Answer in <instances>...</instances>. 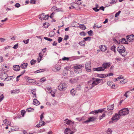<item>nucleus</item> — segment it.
I'll return each instance as SVG.
<instances>
[{"instance_id":"58","label":"nucleus","mask_w":134,"mask_h":134,"mask_svg":"<svg viewBox=\"0 0 134 134\" xmlns=\"http://www.w3.org/2000/svg\"><path fill=\"white\" fill-rule=\"evenodd\" d=\"M44 114V113H42L40 115V120L41 121H42V119L43 118V115Z\"/></svg>"},{"instance_id":"16","label":"nucleus","mask_w":134,"mask_h":134,"mask_svg":"<svg viewBox=\"0 0 134 134\" xmlns=\"http://www.w3.org/2000/svg\"><path fill=\"white\" fill-rule=\"evenodd\" d=\"M3 122L6 125H7V126H9L11 125L10 121H8L7 119H5V120H4Z\"/></svg>"},{"instance_id":"29","label":"nucleus","mask_w":134,"mask_h":134,"mask_svg":"<svg viewBox=\"0 0 134 134\" xmlns=\"http://www.w3.org/2000/svg\"><path fill=\"white\" fill-rule=\"evenodd\" d=\"M79 27L81 29L83 30H85L86 28L85 26L84 25H80L79 26Z\"/></svg>"},{"instance_id":"21","label":"nucleus","mask_w":134,"mask_h":134,"mask_svg":"<svg viewBox=\"0 0 134 134\" xmlns=\"http://www.w3.org/2000/svg\"><path fill=\"white\" fill-rule=\"evenodd\" d=\"M107 76H108V75L106 74L98 75V76L101 78H104Z\"/></svg>"},{"instance_id":"6","label":"nucleus","mask_w":134,"mask_h":134,"mask_svg":"<svg viewBox=\"0 0 134 134\" xmlns=\"http://www.w3.org/2000/svg\"><path fill=\"white\" fill-rule=\"evenodd\" d=\"M121 116V115L119 113V111H118L117 113H116L114 115L113 117L111 118V120L113 121H116L120 119Z\"/></svg>"},{"instance_id":"10","label":"nucleus","mask_w":134,"mask_h":134,"mask_svg":"<svg viewBox=\"0 0 134 134\" xmlns=\"http://www.w3.org/2000/svg\"><path fill=\"white\" fill-rule=\"evenodd\" d=\"M83 67H84V66L83 64H76L73 67L74 68H75L76 69H79V71L80 72H82V68Z\"/></svg>"},{"instance_id":"31","label":"nucleus","mask_w":134,"mask_h":134,"mask_svg":"<svg viewBox=\"0 0 134 134\" xmlns=\"http://www.w3.org/2000/svg\"><path fill=\"white\" fill-rule=\"evenodd\" d=\"M79 44L81 46H84L85 44V41H81L79 42Z\"/></svg>"},{"instance_id":"19","label":"nucleus","mask_w":134,"mask_h":134,"mask_svg":"<svg viewBox=\"0 0 134 134\" xmlns=\"http://www.w3.org/2000/svg\"><path fill=\"white\" fill-rule=\"evenodd\" d=\"M33 103L35 105H38L40 104V102L37 99H34Z\"/></svg>"},{"instance_id":"64","label":"nucleus","mask_w":134,"mask_h":134,"mask_svg":"<svg viewBox=\"0 0 134 134\" xmlns=\"http://www.w3.org/2000/svg\"><path fill=\"white\" fill-rule=\"evenodd\" d=\"M0 40L2 42H3L5 41V39L4 38H0Z\"/></svg>"},{"instance_id":"62","label":"nucleus","mask_w":134,"mask_h":134,"mask_svg":"<svg viewBox=\"0 0 134 134\" xmlns=\"http://www.w3.org/2000/svg\"><path fill=\"white\" fill-rule=\"evenodd\" d=\"M113 80L114 81H119V79H118V77L117 78H114L113 79Z\"/></svg>"},{"instance_id":"9","label":"nucleus","mask_w":134,"mask_h":134,"mask_svg":"<svg viewBox=\"0 0 134 134\" xmlns=\"http://www.w3.org/2000/svg\"><path fill=\"white\" fill-rule=\"evenodd\" d=\"M39 18L41 20L47 19L49 17L48 15H45L44 13H42L39 15Z\"/></svg>"},{"instance_id":"46","label":"nucleus","mask_w":134,"mask_h":134,"mask_svg":"<svg viewBox=\"0 0 134 134\" xmlns=\"http://www.w3.org/2000/svg\"><path fill=\"white\" fill-rule=\"evenodd\" d=\"M51 10L52 11H55V10H57V7H53L51 9Z\"/></svg>"},{"instance_id":"44","label":"nucleus","mask_w":134,"mask_h":134,"mask_svg":"<svg viewBox=\"0 0 134 134\" xmlns=\"http://www.w3.org/2000/svg\"><path fill=\"white\" fill-rule=\"evenodd\" d=\"M40 122L39 124H40L41 125H42V126H44L46 124V123L44 121H41Z\"/></svg>"},{"instance_id":"53","label":"nucleus","mask_w":134,"mask_h":134,"mask_svg":"<svg viewBox=\"0 0 134 134\" xmlns=\"http://www.w3.org/2000/svg\"><path fill=\"white\" fill-rule=\"evenodd\" d=\"M80 34L81 36H85L86 35V34L85 33V32H80Z\"/></svg>"},{"instance_id":"60","label":"nucleus","mask_w":134,"mask_h":134,"mask_svg":"<svg viewBox=\"0 0 134 134\" xmlns=\"http://www.w3.org/2000/svg\"><path fill=\"white\" fill-rule=\"evenodd\" d=\"M92 31L91 30H90L88 32V35L90 36L92 35Z\"/></svg>"},{"instance_id":"54","label":"nucleus","mask_w":134,"mask_h":134,"mask_svg":"<svg viewBox=\"0 0 134 134\" xmlns=\"http://www.w3.org/2000/svg\"><path fill=\"white\" fill-rule=\"evenodd\" d=\"M62 39L63 38H62L61 37H59L58 38V42L59 43L60 42L62 41Z\"/></svg>"},{"instance_id":"49","label":"nucleus","mask_w":134,"mask_h":134,"mask_svg":"<svg viewBox=\"0 0 134 134\" xmlns=\"http://www.w3.org/2000/svg\"><path fill=\"white\" fill-rule=\"evenodd\" d=\"M111 49L112 51L115 52V46H112L111 47Z\"/></svg>"},{"instance_id":"23","label":"nucleus","mask_w":134,"mask_h":134,"mask_svg":"<svg viewBox=\"0 0 134 134\" xmlns=\"http://www.w3.org/2000/svg\"><path fill=\"white\" fill-rule=\"evenodd\" d=\"M28 65L27 63H24L22 64L20 67L22 69H25L27 67Z\"/></svg>"},{"instance_id":"8","label":"nucleus","mask_w":134,"mask_h":134,"mask_svg":"<svg viewBox=\"0 0 134 134\" xmlns=\"http://www.w3.org/2000/svg\"><path fill=\"white\" fill-rule=\"evenodd\" d=\"M85 68L88 72H90L91 69V65L90 62H87L85 64Z\"/></svg>"},{"instance_id":"52","label":"nucleus","mask_w":134,"mask_h":134,"mask_svg":"<svg viewBox=\"0 0 134 134\" xmlns=\"http://www.w3.org/2000/svg\"><path fill=\"white\" fill-rule=\"evenodd\" d=\"M32 93L34 95H35V97H36V92L35 90H32Z\"/></svg>"},{"instance_id":"24","label":"nucleus","mask_w":134,"mask_h":134,"mask_svg":"<svg viewBox=\"0 0 134 134\" xmlns=\"http://www.w3.org/2000/svg\"><path fill=\"white\" fill-rule=\"evenodd\" d=\"M77 79H71L69 80L70 82L71 83H73L77 81Z\"/></svg>"},{"instance_id":"42","label":"nucleus","mask_w":134,"mask_h":134,"mask_svg":"<svg viewBox=\"0 0 134 134\" xmlns=\"http://www.w3.org/2000/svg\"><path fill=\"white\" fill-rule=\"evenodd\" d=\"M44 38L45 40H48L50 42H51L52 40V39H51L49 38H48L47 37H44Z\"/></svg>"},{"instance_id":"45","label":"nucleus","mask_w":134,"mask_h":134,"mask_svg":"<svg viewBox=\"0 0 134 134\" xmlns=\"http://www.w3.org/2000/svg\"><path fill=\"white\" fill-rule=\"evenodd\" d=\"M91 38V37H87L85 38H83V39L84 40H85L86 41H87L88 40L90 41V40Z\"/></svg>"},{"instance_id":"50","label":"nucleus","mask_w":134,"mask_h":134,"mask_svg":"<svg viewBox=\"0 0 134 134\" xmlns=\"http://www.w3.org/2000/svg\"><path fill=\"white\" fill-rule=\"evenodd\" d=\"M29 39H28L26 40H23V41L25 44H27L29 42Z\"/></svg>"},{"instance_id":"40","label":"nucleus","mask_w":134,"mask_h":134,"mask_svg":"<svg viewBox=\"0 0 134 134\" xmlns=\"http://www.w3.org/2000/svg\"><path fill=\"white\" fill-rule=\"evenodd\" d=\"M36 60L32 59L30 62L31 65H32L35 64L36 63Z\"/></svg>"},{"instance_id":"14","label":"nucleus","mask_w":134,"mask_h":134,"mask_svg":"<svg viewBox=\"0 0 134 134\" xmlns=\"http://www.w3.org/2000/svg\"><path fill=\"white\" fill-rule=\"evenodd\" d=\"M95 119L94 117H90L88 118V120L84 121V122L86 123L90 122H91L93 121Z\"/></svg>"},{"instance_id":"39","label":"nucleus","mask_w":134,"mask_h":134,"mask_svg":"<svg viewBox=\"0 0 134 134\" xmlns=\"http://www.w3.org/2000/svg\"><path fill=\"white\" fill-rule=\"evenodd\" d=\"M105 112L102 115V116H100L99 117V119L100 120L101 119H102L104 117L105 115Z\"/></svg>"},{"instance_id":"35","label":"nucleus","mask_w":134,"mask_h":134,"mask_svg":"<svg viewBox=\"0 0 134 134\" xmlns=\"http://www.w3.org/2000/svg\"><path fill=\"white\" fill-rule=\"evenodd\" d=\"M106 132L108 134H111L112 133V130L110 129H108Z\"/></svg>"},{"instance_id":"33","label":"nucleus","mask_w":134,"mask_h":134,"mask_svg":"<svg viewBox=\"0 0 134 134\" xmlns=\"http://www.w3.org/2000/svg\"><path fill=\"white\" fill-rule=\"evenodd\" d=\"M13 77V76H10L9 77H8L7 76L6 78V80L5 81L10 80L12 79V78Z\"/></svg>"},{"instance_id":"43","label":"nucleus","mask_w":134,"mask_h":134,"mask_svg":"<svg viewBox=\"0 0 134 134\" xmlns=\"http://www.w3.org/2000/svg\"><path fill=\"white\" fill-rule=\"evenodd\" d=\"M46 78L45 77H44L42 78L40 80V82H41L43 83L44 81H46Z\"/></svg>"},{"instance_id":"27","label":"nucleus","mask_w":134,"mask_h":134,"mask_svg":"<svg viewBox=\"0 0 134 134\" xmlns=\"http://www.w3.org/2000/svg\"><path fill=\"white\" fill-rule=\"evenodd\" d=\"M126 39L124 38H122L119 41V42L121 43H126Z\"/></svg>"},{"instance_id":"47","label":"nucleus","mask_w":134,"mask_h":134,"mask_svg":"<svg viewBox=\"0 0 134 134\" xmlns=\"http://www.w3.org/2000/svg\"><path fill=\"white\" fill-rule=\"evenodd\" d=\"M25 111L24 110H22L21 111V114L23 116H24V115L25 114Z\"/></svg>"},{"instance_id":"25","label":"nucleus","mask_w":134,"mask_h":134,"mask_svg":"<svg viewBox=\"0 0 134 134\" xmlns=\"http://www.w3.org/2000/svg\"><path fill=\"white\" fill-rule=\"evenodd\" d=\"M65 69L66 70L64 71L63 72V75L65 76H66L67 75V71L68 70H69V68H65Z\"/></svg>"},{"instance_id":"56","label":"nucleus","mask_w":134,"mask_h":134,"mask_svg":"<svg viewBox=\"0 0 134 134\" xmlns=\"http://www.w3.org/2000/svg\"><path fill=\"white\" fill-rule=\"evenodd\" d=\"M18 44H15L13 47V48L16 49L18 48Z\"/></svg>"},{"instance_id":"4","label":"nucleus","mask_w":134,"mask_h":134,"mask_svg":"<svg viewBox=\"0 0 134 134\" xmlns=\"http://www.w3.org/2000/svg\"><path fill=\"white\" fill-rule=\"evenodd\" d=\"M67 85L64 83H61L58 86V89L60 91L65 90L67 87Z\"/></svg>"},{"instance_id":"55","label":"nucleus","mask_w":134,"mask_h":134,"mask_svg":"<svg viewBox=\"0 0 134 134\" xmlns=\"http://www.w3.org/2000/svg\"><path fill=\"white\" fill-rule=\"evenodd\" d=\"M15 6L16 7L18 8V7H19L20 6V4H19V3H16L15 4Z\"/></svg>"},{"instance_id":"1","label":"nucleus","mask_w":134,"mask_h":134,"mask_svg":"<svg viewBox=\"0 0 134 134\" xmlns=\"http://www.w3.org/2000/svg\"><path fill=\"white\" fill-rule=\"evenodd\" d=\"M111 65V64L109 63H104L102 65V67H100L96 68L93 69L94 71H104L105 69L107 68Z\"/></svg>"},{"instance_id":"22","label":"nucleus","mask_w":134,"mask_h":134,"mask_svg":"<svg viewBox=\"0 0 134 134\" xmlns=\"http://www.w3.org/2000/svg\"><path fill=\"white\" fill-rule=\"evenodd\" d=\"M43 54L41 52L39 54V57L40 58V60H39V58H37V61L38 63H39L40 62L41 60V59L43 57Z\"/></svg>"},{"instance_id":"12","label":"nucleus","mask_w":134,"mask_h":134,"mask_svg":"<svg viewBox=\"0 0 134 134\" xmlns=\"http://www.w3.org/2000/svg\"><path fill=\"white\" fill-rule=\"evenodd\" d=\"M128 41L129 42L132 41L134 39V35H131L126 36Z\"/></svg>"},{"instance_id":"17","label":"nucleus","mask_w":134,"mask_h":134,"mask_svg":"<svg viewBox=\"0 0 134 134\" xmlns=\"http://www.w3.org/2000/svg\"><path fill=\"white\" fill-rule=\"evenodd\" d=\"M107 110L109 111L113 110L114 108V105H109L107 106Z\"/></svg>"},{"instance_id":"26","label":"nucleus","mask_w":134,"mask_h":134,"mask_svg":"<svg viewBox=\"0 0 134 134\" xmlns=\"http://www.w3.org/2000/svg\"><path fill=\"white\" fill-rule=\"evenodd\" d=\"M61 66L59 65H56L55 67L56 70L57 71H59L61 69Z\"/></svg>"},{"instance_id":"61","label":"nucleus","mask_w":134,"mask_h":134,"mask_svg":"<svg viewBox=\"0 0 134 134\" xmlns=\"http://www.w3.org/2000/svg\"><path fill=\"white\" fill-rule=\"evenodd\" d=\"M124 77L122 75H120L118 77V79H124Z\"/></svg>"},{"instance_id":"30","label":"nucleus","mask_w":134,"mask_h":134,"mask_svg":"<svg viewBox=\"0 0 134 134\" xmlns=\"http://www.w3.org/2000/svg\"><path fill=\"white\" fill-rule=\"evenodd\" d=\"M127 79H125L124 80L120 81V83H122V84H124L127 82Z\"/></svg>"},{"instance_id":"15","label":"nucleus","mask_w":134,"mask_h":134,"mask_svg":"<svg viewBox=\"0 0 134 134\" xmlns=\"http://www.w3.org/2000/svg\"><path fill=\"white\" fill-rule=\"evenodd\" d=\"M65 134H72L73 133L69 129L67 128L65 131Z\"/></svg>"},{"instance_id":"38","label":"nucleus","mask_w":134,"mask_h":134,"mask_svg":"<svg viewBox=\"0 0 134 134\" xmlns=\"http://www.w3.org/2000/svg\"><path fill=\"white\" fill-rule=\"evenodd\" d=\"M107 84L108 86H111L113 84V82L111 81H109L107 82Z\"/></svg>"},{"instance_id":"13","label":"nucleus","mask_w":134,"mask_h":134,"mask_svg":"<svg viewBox=\"0 0 134 134\" xmlns=\"http://www.w3.org/2000/svg\"><path fill=\"white\" fill-rule=\"evenodd\" d=\"M64 122L68 125L74 124V122H72L67 119H66L64 120Z\"/></svg>"},{"instance_id":"28","label":"nucleus","mask_w":134,"mask_h":134,"mask_svg":"<svg viewBox=\"0 0 134 134\" xmlns=\"http://www.w3.org/2000/svg\"><path fill=\"white\" fill-rule=\"evenodd\" d=\"M76 93V91L73 88L70 91L71 94L73 96H74L75 95Z\"/></svg>"},{"instance_id":"32","label":"nucleus","mask_w":134,"mask_h":134,"mask_svg":"<svg viewBox=\"0 0 134 134\" xmlns=\"http://www.w3.org/2000/svg\"><path fill=\"white\" fill-rule=\"evenodd\" d=\"M26 111L28 112H33L34 111V109L33 108H30L26 109Z\"/></svg>"},{"instance_id":"48","label":"nucleus","mask_w":134,"mask_h":134,"mask_svg":"<svg viewBox=\"0 0 134 134\" xmlns=\"http://www.w3.org/2000/svg\"><path fill=\"white\" fill-rule=\"evenodd\" d=\"M98 7L93 8V9L96 12H97L99 10V9H98Z\"/></svg>"},{"instance_id":"2","label":"nucleus","mask_w":134,"mask_h":134,"mask_svg":"<svg viewBox=\"0 0 134 134\" xmlns=\"http://www.w3.org/2000/svg\"><path fill=\"white\" fill-rule=\"evenodd\" d=\"M101 80L102 79H96V80L94 81L91 84H90L89 83H88V85H89V86L87 87L86 88H88V90L92 88L94 86L98 85L99 83Z\"/></svg>"},{"instance_id":"20","label":"nucleus","mask_w":134,"mask_h":134,"mask_svg":"<svg viewBox=\"0 0 134 134\" xmlns=\"http://www.w3.org/2000/svg\"><path fill=\"white\" fill-rule=\"evenodd\" d=\"M13 69L15 71H19L20 69V67L19 65H15L13 66Z\"/></svg>"},{"instance_id":"34","label":"nucleus","mask_w":134,"mask_h":134,"mask_svg":"<svg viewBox=\"0 0 134 134\" xmlns=\"http://www.w3.org/2000/svg\"><path fill=\"white\" fill-rule=\"evenodd\" d=\"M28 78L27 79H28ZM27 82L31 83H33L35 82V80L32 79H28Z\"/></svg>"},{"instance_id":"7","label":"nucleus","mask_w":134,"mask_h":134,"mask_svg":"<svg viewBox=\"0 0 134 134\" xmlns=\"http://www.w3.org/2000/svg\"><path fill=\"white\" fill-rule=\"evenodd\" d=\"M118 51L120 53L122 54L125 52V48L122 45H119L117 48Z\"/></svg>"},{"instance_id":"3","label":"nucleus","mask_w":134,"mask_h":134,"mask_svg":"<svg viewBox=\"0 0 134 134\" xmlns=\"http://www.w3.org/2000/svg\"><path fill=\"white\" fill-rule=\"evenodd\" d=\"M129 111L127 108H124L122 109L119 111V113L121 116L129 114Z\"/></svg>"},{"instance_id":"18","label":"nucleus","mask_w":134,"mask_h":134,"mask_svg":"<svg viewBox=\"0 0 134 134\" xmlns=\"http://www.w3.org/2000/svg\"><path fill=\"white\" fill-rule=\"evenodd\" d=\"M100 48L102 51L103 52L105 51L107 49V48L106 46L104 45H101V46H100Z\"/></svg>"},{"instance_id":"37","label":"nucleus","mask_w":134,"mask_h":134,"mask_svg":"<svg viewBox=\"0 0 134 134\" xmlns=\"http://www.w3.org/2000/svg\"><path fill=\"white\" fill-rule=\"evenodd\" d=\"M102 26L100 25H99L97 24H95L94 25L93 28H94L95 27H97L98 28H99Z\"/></svg>"},{"instance_id":"11","label":"nucleus","mask_w":134,"mask_h":134,"mask_svg":"<svg viewBox=\"0 0 134 134\" xmlns=\"http://www.w3.org/2000/svg\"><path fill=\"white\" fill-rule=\"evenodd\" d=\"M105 108L103 109H99L98 110H96L93 111H92L90 113V114H97L99 113H101L104 111V109Z\"/></svg>"},{"instance_id":"59","label":"nucleus","mask_w":134,"mask_h":134,"mask_svg":"<svg viewBox=\"0 0 134 134\" xmlns=\"http://www.w3.org/2000/svg\"><path fill=\"white\" fill-rule=\"evenodd\" d=\"M50 93L54 97L55 96V93L54 91H51Z\"/></svg>"},{"instance_id":"57","label":"nucleus","mask_w":134,"mask_h":134,"mask_svg":"<svg viewBox=\"0 0 134 134\" xmlns=\"http://www.w3.org/2000/svg\"><path fill=\"white\" fill-rule=\"evenodd\" d=\"M42 71H43L41 69H40L39 70H38L35 71L34 72L35 73H38V72H41Z\"/></svg>"},{"instance_id":"51","label":"nucleus","mask_w":134,"mask_h":134,"mask_svg":"<svg viewBox=\"0 0 134 134\" xmlns=\"http://www.w3.org/2000/svg\"><path fill=\"white\" fill-rule=\"evenodd\" d=\"M69 59V58L66 57H64L62 59V60H67V61H68Z\"/></svg>"},{"instance_id":"36","label":"nucleus","mask_w":134,"mask_h":134,"mask_svg":"<svg viewBox=\"0 0 134 134\" xmlns=\"http://www.w3.org/2000/svg\"><path fill=\"white\" fill-rule=\"evenodd\" d=\"M74 72L75 73L77 74H80L82 72H80L79 71V69H76L75 68H74Z\"/></svg>"},{"instance_id":"41","label":"nucleus","mask_w":134,"mask_h":134,"mask_svg":"<svg viewBox=\"0 0 134 134\" xmlns=\"http://www.w3.org/2000/svg\"><path fill=\"white\" fill-rule=\"evenodd\" d=\"M121 12V11L120 10H119L118 12H117L115 15V17H116L118 16Z\"/></svg>"},{"instance_id":"63","label":"nucleus","mask_w":134,"mask_h":134,"mask_svg":"<svg viewBox=\"0 0 134 134\" xmlns=\"http://www.w3.org/2000/svg\"><path fill=\"white\" fill-rule=\"evenodd\" d=\"M4 96L3 95H2L0 96V102L3 99Z\"/></svg>"},{"instance_id":"5","label":"nucleus","mask_w":134,"mask_h":134,"mask_svg":"<svg viewBox=\"0 0 134 134\" xmlns=\"http://www.w3.org/2000/svg\"><path fill=\"white\" fill-rule=\"evenodd\" d=\"M3 71H4L3 68L0 70V79L1 80H4V81H5L6 78L8 75L5 72H3Z\"/></svg>"}]
</instances>
